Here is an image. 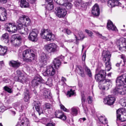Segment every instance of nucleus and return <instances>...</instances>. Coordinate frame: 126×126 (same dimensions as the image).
Listing matches in <instances>:
<instances>
[{"label": "nucleus", "instance_id": "6ab92c4d", "mask_svg": "<svg viewBox=\"0 0 126 126\" xmlns=\"http://www.w3.org/2000/svg\"><path fill=\"white\" fill-rule=\"evenodd\" d=\"M38 82L42 83V80L41 78L38 77H35L32 82V86L35 87L38 85L39 84Z\"/></svg>", "mask_w": 126, "mask_h": 126}, {"label": "nucleus", "instance_id": "a19ab883", "mask_svg": "<svg viewBox=\"0 0 126 126\" xmlns=\"http://www.w3.org/2000/svg\"><path fill=\"white\" fill-rule=\"evenodd\" d=\"M1 39L3 40H7V41H8L9 40L8 34L6 33L3 34L1 36Z\"/></svg>", "mask_w": 126, "mask_h": 126}, {"label": "nucleus", "instance_id": "f704fd0d", "mask_svg": "<svg viewBox=\"0 0 126 126\" xmlns=\"http://www.w3.org/2000/svg\"><path fill=\"white\" fill-rule=\"evenodd\" d=\"M106 62H105L106 70L108 71H109L110 70L111 68L110 61H107Z\"/></svg>", "mask_w": 126, "mask_h": 126}, {"label": "nucleus", "instance_id": "1a4fd4ad", "mask_svg": "<svg viewBox=\"0 0 126 126\" xmlns=\"http://www.w3.org/2000/svg\"><path fill=\"white\" fill-rule=\"evenodd\" d=\"M38 34V32L37 30H33L29 34L28 36L29 39L33 42L36 41L38 39L37 37Z\"/></svg>", "mask_w": 126, "mask_h": 126}, {"label": "nucleus", "instance_id": "9d476101", "mask_svg": "<svg viewBox=\"0 0 126 126\" xmlns=\"http://www.w3.org/2000/svg\"><path fill=\"white\" fill-rule=\"evenodd\" d=\"M58 50V46L54 43H51L48 45V52L49 53L56 52Z\"/></svg>", "mask_w": 126, "mask_h": 126}, {"label": "nucleus", "instance_id": "aec40b11", "mask_svg": "<svg viewBox=\"0 0 126 126\" xmlns=\"http://www.w3.org/2000/svg\"><path fill=\"white\" fill-rule=\"evenodd\" d=\"M120 40L122 44H120L119 48V50H126V38L122 37L120 38Z\"/></svg>", "mask_w": 126, "mask_h": 126}, {"label": "nucleus", "instance_id": "7c9ffc66", "mask_svg": "<svg viewBox=\"0 0 126 126\" xmlns=\"http://www.w3.org/2000/svg\"><path fill=\"white\" fill-rule=\"evenodd\" d=\"M7 49L6 47H2L0 45V55H4L7 52Z\"/></svg>", "mask_w": 126, "mask_h": 126}, {"label": "nucleus", "instance_id": "338daca9", "mask_svg": "<svg viewBox=\"0 0 126 126\" xmlns=\"http://www.w3.org/2000/svg\"><path fill=\"white\" fill-rule=\"evenodd\" d=\"M121 58L122 59L124 60L123 62H125V61L126 60V58L125 56L124 55H121Z\"/></svg>", "mask_w": 126, "mask_h": 126}, {"label": "nucleus", "instance_id": "4468645a", "mask_svg": "<svg viewBox=\"0 0 126 126\" xmlns=\"http://www.w3.org/2000/svg\"><path fill=\"white\" fill-rule=\"evenodd\" d=\"M55 115L56 118L64 121L66 119V116L61 111L56 110L55 113Z\"/></svg>", "mask_w": 126, "mask_h": 126}, {"label": "nucleus", "instance_id": "c756f323", "mask_svg": "<svg viewBox=\"0 0 126 126\" xmlns=\"http://www.w3.org/2000/svg\"><path fill=\"white\" fill-rule=\"evenodd\" d=\"M40 35L42 38L47 39V30L42 29L41 31Z\"/></svg>", "mask_w": 126, "mask_h": 126}, {"label": "nucleus", "instance_id": "6e6552de", "mask_svg": "<svg viewBox=\"0 0 126 126\" xmlns=\"http://www.w3.org/2000/svg\"><path fill=\"white\" fill-rule=\"evenodd\" d=\"M115 100V99L114 97L112 95H110L104 99L103 102L105 104L110 105H113Z\"/></svg>", "mask_w": 126, "mask_h": 126}, {"label": "nucleus", "instance_id": "20e7f679", "mask_svg": "<svg viewBox=\"0 0 126 126\" xmlns=\"http://www.w3.org/2000/svg\"><path fill=\"white\" fill-rule=\"evenodd\" d=\"M21 40L20 37H17L16 35H13L11 37V42L13 45L17 47L20 45Z\"/></svg>", "mask_w": 126, "mask_h": 126}, {"label": "nucleus", "instance_id": "13d9d810", "mask_svg": "<svg viewBox=\"0 0 126 126\" xmlns=\"http://www.w3.org/2000/svg\"><path fill=\"white\" fill-rule=\"evenodd\" d=\"M87 100L88 101V103L89 104L91 103L93 101V100L92 99V97L90 96H89L88 97Z\"/></svg>", "mask_w": 126, "mask_h": 126}, {"label": "nucleus", "instance_id": "864d4df0", "mask_svg": "<svg viewBox=\"0 0 126 126\" xmlns=\"http://www.w3.org/2000/svg\"><path fill=\"white\" fill-rule=\"evenodd\" d=\"M81 100L82 103V105L83 106V104H84V103L85 102V96L84 94H82V93H81Z\"/></svg>", "mask_w": 126, "mask_h": 126}, {"label": "nucleus", "instance_id": "2eb2a0df", "mask_svg": "<svg viewBox=\"0 0 126 126\" xmlns=\"http://www.w3.org/2000/svg\"><path fill=\"white\" fill-rule=\"evenodd\" d=\"M32 105L35 106V109L39 113V115L43 113L42 110L40 107L41 104L38 101H34Z\"/></svg>", "mask_w": 126, "mask_h": 126}, {"label": "nucleus", "instance_id": "5701e85b", "mask_svg": "<svg viewBox=\"0 0 126 126\" xmlns=\"http://www.w3.org/2000/svg\"><path fill=\"white\" fill-rule=\"evenodd\" d=\"M117 117V120H119L121 122H124L126 121V116L122 114L121 115H121L120 110H117L116 111Z\"/></svg>", "mask_w": 126, "mask_h": 126}, {"label": "nucleus", "instance_id": "473e14b6", "mask_svg": "<svg viewBox=\"0 0 126 126\" xmlns=\"http://www.w3.org/2000/svg\"><path fill=\"white\" fill-rule=\"evenodd\" d=\"M79 70L78 72L79 74L82 77H85L84 72L82 67L80 66L78 67Z\"/></svg>", "mask_w": 126, "mask_h": 126}, {"label": "nucleus", "instance_id": "603ef678", "mask_svg": "<svg viewBox=\"0 0 126 126\" xmlns=\"http://www.w3.org/2000/svg\"><path fill=\"white\" fill-rule=\"evenodd\" d=\"M81 6V8H85L87 6L88 4V2H84L83 1H82V3Z\"/></svg>", "mask_w": 126, "mask_h": 126}, {"label": "nucleus", "instance_id": "49530a36", "mask_svg": "<svg viewBox=\"0 0 126 126\" xmlns=\"http://www.w3.org/2000/svg\"><path fill=\"white\" fill-rule=\"evenodd\" d=\"M52 106L50 104L48 103V112L50 113L52 111Z\"/></svg>", "mask_w": 126, "mask_h": 126}, {"label": "nucleus", "instance_id": "c85d7f7f", "mask_svg": "<svg viewBox=\"0 0 126 126\" xmlns=\"http://www.w3.org/2000/svg\"><path fill=\"white\" fill-rule=\"evenodd\" d=\"M20 6L22 8H27L29 6V4L26 0H20Z\"/></svg>", "mask_w": 126, "mask_h": 126}, {"label": "nucleus", "instance_id": "3c124183", "mask_svg": "<svg viewBox=\"0 0 126 126\" xmlns=\"http://www.w3.org/2000/svg\"><path fill=\"white\" fill-rule=\"evenodd\" d=\"M62 32L65 33H67L68 35H69L71 33V32L68 29H65L62 31Z\"/></svg>", "mask_w": 126, "mask_h": 126}, {"label": "nucleus", "instance_id": "cd10ccee", "mask_svg": "<svg viewBox=\"0 0 126 126\" xmlns=\"http://www.w3.org/2000/svg\"><path fill=\"white\" fill-rule=\"evenodd\" d=\"M30 97V94L28 90L27 89H26L24 92V100L26 102H28L29 101Z\"/></svg>", "mask_w": 126, "mask_h": 126}, {"label": "nucleus", "instance_id": "412c9836", "mask_svg": "<svg viewBox=\"0 0 126 126\" xmlns=\"http://www.w3.org/2000/svg\"><path fill=\"white\" fill-rule=\"evenodd\" d=\"M74 35L77 41L81 39H83L84 38L82 32L81 31L79 32L76 31V32H74Z\"/></svg>", "mask_w": 126, "mask_h": 126}, {"label": "nucleus", "instance_id": "37998d69", "mask_svg": "<svg viewBox=\"0 0 126 126\" xmlns=\"http://www.w3.org/2000/svg\"><path fill=\"white\" fill-rule=\"evenodd\" d=\"M120 103L121 105L123 107L126 106V97L124 99L121 100Z\"/></svg>", "mask_w": 126, "mask_h": 126}, {"label": "nucleus", "instance_id": "ddd939ff", "mask_svg": "<svg viewBox=\"0 0 126 126\" xmlns=\"http://www.w3.org/2000/svg\"><path fill=\"white\" fill-rule=\"evenodd\" d=\"M121 3L117 0H109L108 2V5L110 7H112L115 6H121Z\"/></svg>", "mask_w": 126, "mask_h": 126}, {"label": "nucleus", "instance_id": "7ed1b4c3", "mask_svg": "<svg viewBox=\"0 0 126 126\" xmlns=\"http://www.w3.org/2000/svg\"><path fill=\"white\" fill-rule=\"evenodd\" d=\"M116 86L113 90V93L114 94H121L123 95L126 94V86L122 85H118L116 84Z\"/></svg>", "mask_w": 126, "mask_h": 126}, {"label": "nucleus", "instance_id": "c9c22d12", "mask_svg": "<svg viewBox=\"0 0 126 126\" xmlns=\"http://www.w3.org/2000/svg\"><path fill=\"white\" fill-rule=\"evenodd\" d=\"M54 39L55 36L51 33L48 34V41H53Z\"/></svg>", "mask_w": 126, "mask_h": 126}, {"label": "nucleus", "instance_id": "a878e982", "mask_svg": "<svg viewBox=\"0 0 126 126\" xmlns=\"http://www.w3.org/2000/svg\"><path fill=\"white\" fill-rule=\"evenodd\" d=\"M48 74L50 76H53L55 74L56 71L52 66H49L48 67Z\"/></svg>", "mask_w": 126, "mask_h": 126}, {"label": "nucleus", "instance_id": "774afa93", "mask_svg": "<svg viewBox=\"0 0 126 126\" xmlns=\"http://www.w3.org/2000/svg\"><path fill=\"white\" fill-rule=\"evenodd\" d=\"M9 0H0V2L2 3H6Z\"/></svg>", "mask_w": 126, "mask_h": 126}, {"label": "nucleus", "instance_id": "c03bdc74", "mask_svg": "<svg viewBox=\"0 0 126 126\" xmlns=\"http://www.w3.org/2000/svg\"><path fill=\"white\" fill-rule=\"evenodd\" d=\"M17 23V30L21 29L23 27L22 23L19 22L18 21H16Z\"/></svg>", "mask_w": 126, "mask_h": 126}, {"label": "nucleus", "instance_id": "79ce46f5", "mask_svg": "<svg viewBox=\"0 0 126 126\" xmlns=\"http://www.w3.org/2000/svg\"><path fill=\"white\" fill-rule=\"evenodd\" d=\"M53 8V3H48V10L51 11Z\"/></svg>", "mask_w": 126, "mask_h": 126}, {"label": "nucleus", "instance_id": "9b49d317", "mask_svg": "<svg viewBox=\"0 0 126 126\" xmlns=\"http://www.w3.org/2000/svg\"><path fill=\"white\" fill-rule=\"evenodd\" d=\"M7 14L5 8L0 7V21H3L7 19Z\"/></svg>", "mask_w": 126, "mask_h": 126}, {"label": "nucleus", "instance_id": "5fc2aeb1", "mask_svg": "<svg viewBox=\"0 0 126 126\" xmlns=\"http://www.w3.org/2000/svg\"><path fill=\"white\" fill-rule=\"evenodd\" d=\"M49 94L48 96V98H49L50 99V101H52V94L51 93V92L50 91H48V94Z\"/></svg>", "mask_w": 126, "mask_h": 126}, {"label": "nucleus", "instance_id": "2f4dec72", "mask_svg": "<svg viewBox=\"0 0 126 126\" xmlns=\"http://www.w3.org/2000/svg\"><path fill=\"white\" fill-rule=\"evenodd\" d=\"M82 1V0H75L74 2L75 5L78 8L81 9Z\"/></svg>", "mask_w": 126, "mask_h": 126}, {"label": "nucleus", "instance_id": "72a5a7b5", "mask_svg": "<svg viewBox=\"0 0 126 126\" xmlns=\"http://www.w3.org/2000/svg\"><path fill=\"white\" fill-rule=\"evenodd\" d=\"M99 119L100 122L103 124H106L107 123V119H106L104 116H101L99 118Z\"/></svg>", "mask_w": 126, "mask_h": 126}, {"label": "nucleus", "instance_id": "58836bf2", "mask_svg": "<svg viewBox=\"0 0 126 126\" xmlns=\"http://www.w3.org/2000/svg\"><path fill=\"white\" fill-rule=\"evenodd\" d=\"M84 68L87 75L90 77H91L92 76V74L90 70L86 66H85Z\"/></svg>", "mask_w": 126, "mask_h": 126}, {"label": "nucleus", "instance_id": "de8ad7c7", "mask_svg": "<svg viewBox=\"0 0 126 126\" xmlns=\"http://www.w3.org/2000/svg\"><path fill=\"white\" fill-rule=\"evenodd\" d=\"M74 94V91L72 90V89H70V90L68 91L67 92V95L70 97L71 95H73Z\"/></svg>", "mask_w": 126, "mask_h": 126}, {"label": "nucleus", "instance_id": "69168bd1", "mask_svg": "<svg viewBox=\"0 0 126 126\" xmlns=\"http://www.w3.org/2000/svg\"><path fill=\"white\" fill-rule=\"evenodd\" d=\"M26 108L25 106V105H22L21 107V109H20V111L22 112L24 109Z\"/></svg>", "mask_w": 126, "mask_h": 126}, {"label": "nucleus", "instance_id": "393cba45", "mask_svg": "<svg viewBox=\"0 0 126 126\" xmlns=\"http://www.w3.org/2000/svg\"><path fill=\"white\" fill-rule=\"evenodd\" d=\"M61 63L58 57L55 58L53 61L54 66L56 69H57L60 67L61 65Z\"/></svg>", "mask_w": 126, "mask_h": 126}, {"label": "nucleus", "instance_id": "052dcab7", "mask_svg": "<svg viewBox=\"0 0 126 126\" xmlns=\"http://www.w3.org/2000/svg\"><path fill=\"white\" fill-rule=\"evenodd\" d=\"M100 37L102 39H103L105 41H106L108 40V38L105 36H102L101 34L100 35Z\"/></svg>", "mask_w": 126, "mask_h": 126}, {"label": "nucleus", "instance_id": "39448f33", "mask_svg": "<svg viewBox=\"0 0 126 126\" xmlns=\"http://www.w3.org/2000/svg\"><path fill=\"white\" fill-rule=\"evenodd\" d=\"M6 31L9 32L13 33L17 31V27L15 23H10L6 25Z\"/></svg>", "mask_w": 126, "mask_h": 126}, {"label": "nucleus", "instance_id": "0eeeda50", "mask_svg": "<svg viewBox=\"0 0 126 126\" xmlns=\"http://www.w3.org/2000/svg\"><path fill=\"white\" fill-rule=\"evenodd\" d=\"M56 10V13L57 16L59 17H64L66 14V10L60 7L55 8Z\"/></svg>", "mask_w": 126, "mask_h": 126}, {"label": "nucleus", "instance_id": "f8f14e48", "mask_svg": "<svg viewBox=\"0 0 126 126\" xmlns=\"http://www.w3.org/2000/svg\"><path fill=\"white\" fill-rule=\"evenodd\" d=\"M102 57L103 61L105 62L110 61L111 54L109 51L104 50L102 53Z\"/></svg>", "mask_w": 126, "mask_h": 126}, {"label": "nucleus", "instance_id": "f03ea898", "mask_svg": "<svg viewBox=\"0 0 126 126\" xmlns=\"http://www.w3.org/2000/svg\"><path fill=\"white\" fill-rule=\"evenodd\" d=\"M23 55L24 60L27 62H31L35 58L33 50L30 49L24 51L23 52Z\"/></svg>", "mask_w": 126, "mask_h": 126}, {"label": "nucleus", "instance_id": "680f3d73", "mask_svg": "<svg viewBox=\"0 0 126 126\" xmlns=\"http://www.w3.org/2000/svg\"><path fill=\"white\" fill-rule=\"evenodd\" d=\"M86 51L85 50V52L84 53L82 56V61H85V58L86 57Z\"/></svg>", "mask_w": 126, "mask_h": 126}, {"label": "nucleus", "instance_id": "e433bc0d", "mask_svg": "<svg viewBox=\"0 0 126 126\" xmlns=\"http://www.w3.org/2000/svg\"><path fill=\"white\" fill-rule=\"evenodd\" d=\"M26 16H27L25 15H22V16L19 17L18 20L17 21H18V22L22 23L24 24Z\"/></svg>", "mask_w": 126, "mask_h": 126}, {"label": "nucleus", "instance_id": "423d86ee", "mask_svg": "<svg viewBox=\"0 0 126 126\" xmlns=\"http://www.w3.org/2000/svg\"><path fill=\"white\" fill-rule=\"evenodd\" d=\"M116 83L118 85L120 84L126 86V74L118 77L116 80Z\"/></svg>", "mask_w": 126, "mask_h": 126}, {"label": "nucleus", "instance_id": "4c0bfd02", "mask_svg": "<svg viewBox=\"0 0 126 126\" xmlns=\"http://www.w3.org/2000/svg\"><path fill=\"white\" fill-rule=\"evenodd\" d=\"M31 23V21L30 19L27 16L26 17V19L24 22V24L25 26L29 25Z\"/></svg>", "mask_w": 126, "mask_h": 126}, {"label": "nucleus", "instance_id": "4be33fe9", "mask_svg": "<svg viewBox=\"0 0 126 126\" xmlns=\"http://www.w3.org/2000/svg\"><path fill=\"white\" fill-rule=\"evenodd\" d=\"M107 28L109 30L115 31L117 29L116 26L113 24L112 22L110 20L108 21Z\"/></svg>", "mask_w": 126, "mask_h": 126}, {"label": "nucleus", "instance_id": "09e8293b", "mask_svg": "<svg viewBox=\"0 0 126 126\" xmlns=\"http://www.w3.org/2000/svg\"><path fill=\"white\" fill-rule=\"evenodd\" d=\"M72 113L74 115H76L77 114V110L75 108H73L71 109Z\"/></svg>", "mask_w": 126, "mask_h": 126}, {"label": "nucleus", "instance_id": "f257e3e1", "mask_svg": "<svg viewBox=\"0 0 126 126\" xmlns=\"http://www.w3.org/2000/svg\"><path fill=\"white\" fill-rule=\"evenodd\" d=\"M106 73L105 70H101L96 72L95 76V78L97 81L99 82L105 81V83L107 84L109 86L111 84L110 80L109 79H106Z\"/></svg>", "mask_w": 126, "mask_h": 126}, {"label": "nucleus", "instance_id": "b1692460", "mask_svg": "<svg viewBox=\"0 0 126 126\" xmlns=\"http://www.w3.org/2000/svg\"><path fill=\"white\" fill-rule=\"evenodd\" d=\"M29 123V120L28 119L24 117L23 118L21 121L19 120L18 122L17 125H19L20 126H22V125L26 126H28Z\"/></svg>", "mask_w": 126, "mask_h": 126}, {"label": "nucleus", "instance_id": "a211bd4d", "mask_svg": "<svg viewBox=\"0 0 126 126\" xmlns=\"http://www.w3.org/2000/svg\"><path fill=\"white\" fill-rule=\"evenodd\" d=\"M9 64L10 66L16 69L20 65L21 63L18 61H15L12 60L9 62Z\"/></svg>", "mask_w": 126, "mask_h": 126}, {"label": "nucleus", "instance_id": "bf43d9fd", "mask_svg": "<svg viewBox=\"0 0 126 126\" xmlns=\"http://www.w3.org/2000/svg\"><path fill=\"white\" fill-rule=\"evenodd\" d=\"M61 107V109L64 111H67V109L62 104H61L60 105Z\"/></svg>", "mask_w": 126, "mask_h": 126}, {"label": "nucleus", "instance_id": "8fccbe9b", "mask_svg": "<svg viewBox=\"0 0 126 126\" xmlns=\"http://www.w3.org/2000/svg\"><path fill=\"white\" fill-rule=\"evenodd\" d=\"M5 91H7L9 93H11L12 91L11 89L7 86H5L3 88Z\"/></svg>", "mask_w": 126, "mask_h": 126}, {"label": "nucleus", "instance_id": "4d7b16f0", "mask_svg": "<svg viewBox=\"0 0 126 126\" xmlns=\"http://www.w3.org/2000/svg\"><path fill=\"white\" fill-rule=\"evenodd\" d=\"M47 89H46L45 90H44L43 92V97L47 98Z\"/></svg>", "mask_w": 126, "mask_h": 126}, {"label": "nucleus", "instance_id": "dca6fc26", "mask_svg": "<svg viewBox=\"0 0 126 126\" xmlns=\"http://www.w3.org/2000/svg\"><path fill=\"white\" fill-rule=\"evenodd\" d=\"M16 72L17 75L18 81L22 82H25L26 78L21 71L19 70H17Z\"/></svg>", "mask_w": 126, "mask_h": 126}, {"label": "nucleus", "instance_id": "e2e57ef3", "mask_svg": "<svg viewBox=\"0 0 126 126\" xmlns=\"http://www.w3.org/2000/svg\"><path fill=\"white\" fill-rule=\"evenodd\" d=\"M5 110V107L4 106H1L0 107V112H3Z\"/></svg>", "mask_w": 126, "mask_h": 126}, {"label": "nucleus", "instance_id": "bb28decb", "mask_svg": "<svg viewBox=\"0 0 126 126\" xmlns=\"http://www.w3.org/2000/svg\"><path fill=\"white\" fill-rule=\"evenodd\" d=\"M18 30L19 33L21 34H27L29 31V30L28 27L25 26Z\"/></svg>", "mask_w": 126, "mask_h": 126}, {"label": "nucleus", "instance_id": "f3484780", "mask_svg": "<svg viewBox=\"0 0 126 126\" xmlns=\"http://www.w3.org/2000/svg\"><path fill=\"white\" fill-rule=\"evenodd\" d=\"M92 13L93 15L95 16H98L99 15V9L97 4H95L93 7Z\"/></svg>", "mask_w": 126, "mask_h": 126}, {"label": "nucleus", "instance_id": "0e129e2a", "mask_svg": "<svg viewBox=\"0 0 126 126\" xmlns=\"http://www.w3.org/2000/svg\"><path fill=\"white\" fill-rule=\"evenodd\" d=\"M47 120L46 118H44L43 119V123L46 124V126H47V124H46L47 123Z\"/></svg>", "mask_w": 126, "mask_h": 126}, {"label": "nucleus", "instance_id": "a18cd8bd", "mask_svg": "<svg viewBox=\"0 0 126 126\" xmlns=\"http://www.w3.org/2000/svg\"><path fill=\"white\" fill-rule=\"evenodd\" d=\"M66 2V0H58L57 3L59 5L63 6Z\"/></svg>", "mask_w": 126, "mask_h": 126}, {"label": "nucleus", "instance_id": "6e6d98bb", "mask_svg": "<svg viewBox=\"0 0 126 126\" xmlns=\"http://www.w3.org/2000/svg\"><path fill=\"white\" fill-rule=\"evenodd\" d=\"M85 31L86 33H88L89 36L90 37H92L93 34V33L91 31L86 29L85 30Z\"/></svg>", "mask_w": 126, "mask_h": 126}, {"label": "nucleus", "instance_id": "ea45409f", "mask_svg": "<svg viewBox=\"0 0 126 126\" xmlns=\"http://www.w3.org/2000/svg\"><path fill=\"white\" fill-rule=\"evenodd\" d=\"M63 6L65 7L66 9L68 10L71 9L72 7V4L69 2H66Z\"/></svg>", "mask_w": 126, "mask_h": 126}]
</instances>
